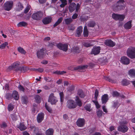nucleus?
<instances>
[{"label":"nucleus","instance_id":"51","mask_svg":"<svg viewBox=\"0 0 135 135\" xmlns=\"http://www.w3.org/2000/svg\"><path fill=\"white\" fill-rule=\"evenodd\" d=\"M45 106L46 109L49 112L51 113L52 112V109L47 105V103H45Z\"/></svg>","mask_w":135,"mask_h":135},{"label":"nucleus","instance_id":"37","mask_svg":"<svg viewBox=\"0 0 135 135\" xmlns=\"http://www.w3.org/2000/svg\"><path fill=\"white\" fill-rule=\"evenodd\" d=\"M18 128L21 131L24 130L26 128V127L25 125L22 124H21L20 126L18 127Z\"/></svg>","mask_w":135,"mask_h":135},{"label":"nucleus","instance_id":"1","mask_svg":"<svg viewBox=\"0 0 135 135\" xmlns=\"http://www.w3.org/2000/svg\"><path fill=\"white\" fill-rule=\"evenodd\" d=\"M124 2V0H119L117 3L114 5L113 7V10L115 12L119 11L125 8L123 3Z\"/></svg>","mask_w":135,"mask_h":135},{"label":"nucleus","instance_id":"48","mask_svg":"<svg viewBox=\"0 0 135 135\" xmlns=\"http://www.w3.org/2000/svg\"><path fill=\"white\" fill-rule=\"evenodd\" d=\"M83 44L85 47H89L93 46L91 44H90L87 42H83Z\"/></svg>","mask_w":135,"mask_h":135},{"label":"nucleus","instance_id":"8","mask_svg":"<svg viewBox=\"0 0 135 135\" xmlns=\"http://www.w3.org/2000/svg\"><path fill=\"white\" fill-rule=\"evenodd\" d=\"M57 47L59 49L66 52L68 49V45L67 44L59 43L56 45Z\"/></svg>","mask_w":135,"mask_h":135},{"label":"nucleus","instance_id":"61","mask_svg":"<svg viewBox=\"0 0 135 135\" xmlns=\"http://www.w3.org/2000/svg\"><path fill=\"white\" fill-rule=\"evenodd\" d=\"M95 65V64L93 63L90 62L89 64V66L90 68H93Z\"/></svg>","mask_w":135,"mask_h":135},{"label":"nucleus","instance_id":"26","mask_svg":"<svg viewBox=\"0 0 135 135\" xmlns=\"http://www.w3.org/2000/svg\"><path fill=\"white\" fill-rule=\"evenodd\" d=\"M53 129L52 128H49L46 131V135H53Z\"/></svg>","mask_w":135,"mask_h":135},{"label":"nucleus","instance_id":"42","mask_svg":"<svg viewBox=\"0 0 135 135\" xmlns=\"http://www.w3.org/2000/svg\"><path fill=\"white\" fill-rule=\"evenodd\" d=\"M118 16V20L120 21L123 20L125 17V16L123 15H119Z\"/></svg>","mask_w":135,"mask_h":135},{"label":"nucleus","instance_id":"20","mask_svg":"<svg viewBox=\"0 0 135 135\" xmlns=\"http://www.w3.org/2000/svg\"><path fill=\"white\" fill-rule=\"evenodd\" d=\"M12 97L15 100H18L19 98L18 92L16 91H14L12 93Z\"/></svg>","mask_w":135,"mask_h":135},{"label":"nucleus","instance_id":"22","mask_svg":"<svg viewBox=\"0 0 135 135\" xmlns=\"http://www.w3.org/2000/svg\"><path fill=\"white\" fill-rule=\"evenodd\" d=\"M21 100L23 103L26 104L28 101L27 97L25 95L22 96L21 98Z\"/></svg>","mask_w":135,"mask_h":135},{"label":"nucleus","instance_id":"3","mask_svg":"<svg viewBox=\"0 0 135 135\" xmlns=\"http://www.w3.org/2000/svg\"><path fill=\"white\" fill-rule=\"evenodd\" d=\"M127 53L128 57L131 59L135 58V48L131 47L128 48Z\"/></svg>","mask_w":135,"mask_h":135},{"label":"nucleus","instance_id":"15","mask_svg":"<svg viewBox=\"0 0 135 135\" xmlns=\"http://www.w3.org/2000/svg\"><path fill=\"white\" fill-rule=\"evenodd\" d=\"M85 121L84 119L79 118L76 122V124L79 127H82L84 124Z\"/></svg>","mask_w":135,"mask_h":135},{"label":"nucleus","instance_id":"29","mask_svg":"<svg viewBox=\"0 0 135 135\" xmlns=\"http://www.w3.org/2000/svg\"><path fill=\"white\" fill-rule=\"evenodd\" d=\"M83 33L84 36L87 37L88 36V31L86 26H85L84 27Z\"/></svg>","mask_w":135,"mask_h":135},{"label":"nucleus","instance_id":"2","mask_svg":"<svg viewBox=\"0 0 135 135\" xmlns=\"http://www.w3.org/2000/svg\"><path fill=\"white\" fill-rule=\"evenodd\" d=\"M43 15L42 12L39 11L33 14L32 15V18L35 20H40L43 18Z\"/></svg>","mask_w":135,"mask_h":135},{"label":"nucleus","instance_id":"16","mask_svg":"<svg viewBox=\"0 0 135 135\" xmlns=\"http://www.w3.org/2000/svg\"><path fill=\"white\" fill-rule=\"evenodd\" d=\"M76 4L74 3H70L69 7V12L71 13L74 11L76 8Z\"/></svg>","mask_w":135,"mask_h":135},{"label":"nucleus","instance_id":"23","mask_svg":"<svg viewBox=\"0 0 135 135\" xmlns=\"http://www.w3.org/2000/svg\"><path fill=\"white\" fill-rule=\"evenodd\" d=\"M83 27L81 26L79 27L76 30V33L78 36L79 37L80 36L83 31Z\"/></svg>","mask_w":135,"mask_h":135},{"label":"nucleus","instance_id":"27","mask_svg":"<svg viewBox=\"0 0 135 135\" xmlns=\"http://www.w3.org/2000/svg\"><path fill=\"white\" fill-rule=\"evenodd\" d=\"M112 107L114 108H117L120 105L118 101H115L113 102Z\"/></svg>","mask_w":135,"mask_h":135},{"label":"nucleus","instance_id":"62","mask_svg":"<svg viewBox=\"0 0 135 135\" xmlns=\"http://www.w3.org/2000/svg\"><path fill=\"white\" fill-rule=\"evenodd\" d=\"M44 79L46 81H48L49 82L52 81V80L49 77H48V78L45 77L44 78Z\"/></svg>","mask_w":135,"mask_h":135},{"label":"nucleus","instance_id":"39","mask_svg":"<svg viewBox=\"0 0 135 135\" xmlns=\"http://www.w3.org/2000/svg\"><path fill=\"white\" fill-rule=\"evenodd\" d=\"M85 109L87 111L89 112L91 111V107L90 104L86 105L84 107Z\"/></svg>","mask_w":135,"mask_h":135},{"label":"nucleus","instance_id":"24","mask_svg":"<svg viewBox=\"0 0 135 135\" xmlns=\"http://www.w3.org/2000/svg\"><path fill=\"white\" fill-rule=\"evenodd\" d=\"M75 100L76 104L79 107H81L82 105V103L81 100H80L79 97L76 96Z\"/></svg>","mask_w":135,"mask_h":135},{"label":"nucleus","instance_id":"25","mask_svg":"<svg viewBox=\"0 0 135 135\" xmlns=\"http://www.w3.org/2000/svg\"><path fill=\"white\" fill-rule=\"evenodd\" d=\"M77 94L81 98H84L85 96L83 91L81 89H79L78 90Z\"/></svg>","mask_w":135,"mask_h":135},{"label":"nucleus","instance_id":"33","mask_svg":"<svg viewBox=\"0 0 135 135\" xmlns=\"http://www.w3.org/2000/svg\"><path fill=\"white\" fill-rule=\"evenodd\" d=\"M95 22L92 21H91L88 23V26L89 27H94L95 25Z\"/></svg>","mask_w":135,"mask_h":135},{"label":"nucleus","instance_id":"45","mask_svg":"<svg viewBox=\"0 0 135 135\" xmlns=\"http://www.w3.org/2000/svg\"><path fill=\"white\" fill-rule=\"evenodd\" d=\"M8 45L7 42H5L0 46V49H4L5 47Z\"/></svg>","mask_w":135,"mask_h":135},{"label":"nucleus","instance_id":"53","mask_svg":"<svg viewBox=\"0 0 135 135\" xmlns=\"http://www.w3.org/2000/svg\"><path fill=\"white\" fill-rule=\"evenodd\" d=\"M98 90L96 89L95 90L94 97V98L96 100H97V97L98 95Z\"/></svg>","mask_w":135,"mask_h":135},{"label":"nucleus","instance_id":"56","mask_svg":"<svg viewBox=\"0 0 135 135\" xmlns=\"http://www.w3.org/2000/svg\"><path fill=\"white\" fill-rule=\"evenodd\" d=\"M80 4L79 3H77V5H76L75 11L76 12H78L80 9Z\"/></svg>","mask_w":135,"mask_h":135},{"label":"nucleus","instance_id":"18","mask_svg":"<svg viewBox=\"0 0 135 135\" xmlns=\"http://www.w3.org/2000/svg\"><path fill=\"white\" fill-rule=\"evenodd\" d=\"M108 100V95L107 94H104L102 97L101 100L102 104H105Z\"/></svg>","mask_w":135,"mask_h":135},{"label":"nucleus","instance_id":"7","mask_svg":"<svg viewBox=\"0 0 135 135\" xmlns=\"http://www.w3.org/2000/svg\"><path fill=\"white\" fill-rule=\"evenodd\" d=\"M48 101L51 103L52 105L55 104L58 100L55 97L53 93H51L49 96Z\"/></svg>","mask_w":135,"mask_h":135},{"label":"nucleus","instance_id":"50","mask_svg":"<svg viewBox=\"0 0 135 135\" xmlns=\"http://www.w3.org/2000/svg\"><path fill=\"white\" fill-rule=\"evenodd\" d=\"M8 109L9 111H12L14 108L13 105L11 104H9L8 106Z\"/></svg>","mask_w":135,"mask_h":135},{"label":"nucleus","instance_id":"6","mask_svg":"<svg viewBox=\"0 0 135 135\" xmlns=\"http://www.w3.org/2000/svg\"><path fill=\"white\" fill-rule=\"evenodd\" d=\"M13 4L12 1H7L4 4V8L5 10L9 11L12 8Z\"/></svg>","mask_w":135,"mask_h":135},{"label":"nucleus","instance_id":"58","mask_svg":"<svg viewBox=\"0 0 135 135\" xmlns=\"http://www.w3.org/2000/svg\"><path fill=\"white\" fill-rule=\"evenodd\" d=\"M18 9L20 10H22L23 8V6L20 3H18Z\"/></svg>","mask_w":135,"mask_h":135},{"label":"nucleus","instance_id":"14","mask_svg":"<svg viewBox=\"0 0 135 135\" xmlns=\"http://www.w3.org/2000/svg\"><path fill=\"white\" fill-rule=\"evenodd\" d=\"M120 61L123 64L125 65H128L130 63V60L127 57L123 56L120 59Z\"/></svg>","mask_w":135,"mask_h":135},{"label":"nucleus","instance_id":"35","mask_svg":"<svg viewBox=\"0 0 135 135\" xmlns=\"http://www.w3.org/2000/svg\"><path fill=\"white\" fill-rule=\"evenodd\" d=\"M17 49L18 51L21 54H25L26 52L22 47H19Z\"/></svg>","mask_w":135,"mask_h":135},{"label":"nucleus","instance_id":"4","mask_svg":"<svg viewBox=\"0 0 135 135\" xmlns=\"http://www.w3.org/2000/svg\"><path fill=\"white\" fill-rule=\"evenodd\" d=\"M20 63L17 62L13 63L11 65L9 66L8 69L9 70L13 69L15 71H17L20 70Z\"/></svg>","mask_w":135,"mask_h":135},{"label":"nucleus","instance_id":"54","mask_svg":"<svg viewBox=\"0 0 135 135\" xmlns=\"http://www.w3.org/2000/svg\"><path fill=\"white\" fill-rule=\"evenodd\" d=\"M104 79H105L106 80H107V81H109L110 82H113V80H112L110 78H109L108 77V76H104Z\"/></svg>","mask_w":135,"mask_h":135},{"label":"nucleus","instance_id":"17","mask_svg":"<svg viewBox=\"0 0 135 135\" xmlns=\"http://www.w3.org/2000/svg\"><path fill=\"white\" fill-rule=\"evenodd\" d=\"M44 117V114L41 113L38 114L37 117V120L39 123L41 122L43 120Z\"/></svg>","mask_w":135,"mask_h":135},{"label":"nucleus","instance_id":"47","mask_svg":"<svg viewBox=\"0 0 135 135\" xmlns=\"http://www.w3.org/2000/svg\"><path fill=\"white\" fill-rule=\"evenodd\" d=\"M60 98V100L61 104H62L64 100V94L63 92H60L59 93Z\"/></svg>","mask_w":135,"mask_h":135},{"label":"nucleus","instance_id":"60","mask_svg":"<svg viewBox=\"0 0 135 135\" xmlns=\"http://www.w3.org/2000/svg\"><path fill=\"white\" fill-rule=\"evenodd\" d=\"M30 9V8L29 7H27L26 8H25L24 11V12L25 13H27L29 10Z\"/></svg>","mask_w":135,"mask_h":135},{"label":"nucleus","instance_id":"55","mask_svg":"<svg viewBox=\"0 0 135 135\" xmlns=\"http://www.w3.org/2000/svg\"><path fill=\"white\" fill-rule=\"evenodd\" d=\"M92 101L95 104L97 108H100V105H99L97 101L96 100V101L93 100Z\"/></svg>","mask_w":135,"mask_h":135},{"label":"nucleus","instance_id":"12","mask_svg":"<svg viewBox=\"0 0 135 135\" xmlns=\"http://www.w3.org/2000/svg\"><path fill=\"white\" fill-rule=\"evenodd\" d=\"M128 127L125 125H122L118 128V130L119 131L123 133H125L128 130Z\"/></svg>","mask_w":135,"mask_h":135},{"label":"nucleus","instance_id":"63","mask_svg":"<svg viewBox=\"0 0 135 135\" xmlns=\"http://www.w3.org/2000/svg\"><path fill=\"white\" fill-rule=\"evenodd\" d=\"M7 126L6 123L4 122H3L2 124L1 125V127L2 128H5Z\"/></svg>","mask_w":135,"mask_h":135},{"label":"nucleus","instance_id":"52","mask_svg":"<svg viewBox=\"0 0 135 135\" xmlns=\"http://www.w3.org/2000/svg\"><path fill=\"white\" fill-rule=\"evenodd\" d=\"M11 118L13 121L16 120L17 119V117L16 114L11 115Z\"/></svg>","mask_w":135,"mask_h":135},{"label":"nucleus","instance_id":"36","mask_svg":"<svg viewBox=\"0 0 135 135\" xmlns=\"http://www.w3.org/2000/svg\"><path fill=\"white\" fill-rule=\"evenodd\" d=\"M36 102L38 103H40L41 101V98L40 96L38 95H36L35 97Z\"/></svg>","mask_w":135,"mask_h":135},{"label":"nucleus","instance_id":"46","mask_svg":"<svg viewBox=\"0 0 135 135\" xmlns=\"http://www.w3.org/2000/svg\"><path fill=\"white\" fill-rule=\"evenodd\" d=\"M112 95L114 97H118L119 96V94L116 91H113L112 92Z\"/></svg>","mask_w":135,"mask_h":135},{"label":"nucleus","instance_id":"34","mask_svg":"<svg viewBox=\"0 0 135 135\" xmlns=\"http://www.w3.org/2000/svg\"><path fill=\"white\" fill-rule=\"evenodd\" d=\"M29 70L28 68L26 67H20V70L23 72H25Z\"/></svg>","mask_w":135,"mask_h":135},{"label":"nucleus","instance_id":"41","mask_svg":"<svg viewBox=\"0 0 135 135\" xmlns=\"http://www.w3.org/2000/svg\"><path fill=\"white\" fill-rule=\"evenodd\" d=\"M118 14L113 13L112 15V18L115 20H118V18L119 16Z\"/></svg>","mask_w":135,"mask_h":135},{"label":"nucleus","instance_id":"49","mask_svg":"<svg viewBox=\"0 0 135 135\" xmlns=\"http://www.w3.org/2000/svg\"><path fill=\"white\" fill-rule=\"evenodd\" d=\"M12 95H11V94L7 93L6 94V97L9 100L12 99Z\"/></svg>","mask_w":135,"mask_h":135},{"label":"nucleus","instance_id":"28","mask_svg":"<svg viewBox=\"0 0 135 135\" xmlns=\"http://www.w3.org/2000/svg\"><path fill=\"white\" fill-rule=\"evenodd\" d=\"M64 21L66 24L68 25L73 22V20L71 18H67L65 19Z\"/></svg>","mask_w":135,"mask_h":135},{"label":"nucleus","instance_id":"19","mask_svg":"<svg viewBox=\"0 0 135 135\" xmlns=\"http://www.w3.org/2000/svg\"><path fill=\"white\" fill-rule=\"evenodd\" d=\"M52 18L51 17H45L42 20V22L45 25L48 24L51 22Z\"/></svg>","mask_w":135,"mask_h":135},{"label":"nucleus","instance_id":"32","mask_svg":"<svg viewBox=\"0 0 135 135\" xmlns=\"http://www.w3.org/2000/svg\"><path fill=\"white\" fill-rule=\"evenodd\" d=\"M63 20L62 17L60 18L57 20V21L55 22V24L54 25V27H55L59 23H60L62 22Z\"/></svg>","mask_w":135,"mask_h":135},{"label":"nucleus","instance_id":"38","mask_svg":"<svg viewBox=\"0 0 135 135\" xmlns=\"http://www.w3.org/2000/svg\"><path fill=\"white\" fill-rule=\"evenodd\" d=\"M27 24V23L25 22H22L19 23L17 25L18 27L25 26Z\"/></svg>","mask_w":135,"mask_h":135},{"label":"nucleus","instance_id":"13","mask_svg":"<svg viewBox=\"0 0 135 135\" xmlns=\"http://www.w3.org/2000/svg\"><path fill=\"white\" fill-rule=\"evenodd\" d=\"M100 50V47L99 46L94 47L92 50L91 54H94L95 55H97L99 53Z\"/></svg>","mask_w":135,"mask_h":135},{"label":"nucleus","instance_id":"64","mask_svg":"<svg viewBox=\"0 0 135 135\" xmlns=\"http://www.w3.org/2000/svg\"><path fill=\"white\" fill-rule=\"evenodd\" d=\"M19 89L21 91H24L25 90V89L21 85H20L18 87Z\"/></svg>","mask_w":135,"mask_h":135},{"label":"nucleus","instance_id":"10","mask_svg":"<svg viewBox=\"0 0 135 135\" xmlns=\"http://www.w3.org/2000/svg\"><path fill=\"white\" fill-rule=\"evenodd\" d=\"M67 106L69 109H74L75 108L76 106L74 101L71 100H69L68 101Z\"/></svg>","mask_w":135,"mask_h":135},{"label":"nucleus","instance_id":"5","mask_svg":"<svg viewBox=\"0 0 135 135\" xmlns=\"http://www.w3.org/2000/svg\"><path fill=\"white\" fill-rule=\"evenodd\" d=\"M45 49L42 48L38 50L37 52V55L38 58L43 59L45 56Z\"/></svg>","mask_w":135,"mask_h":135},{"label":"nucleus","instance_id":"9","mask_svg":"<svg viewBox=\"0 0 135 135\" xmlns=\"http://www.w3.org/2000/svg\"><path fill=\"white\" fill-rule=\"evenodd\" d=\"M88 66L87 65H80L77 66L76 67H74L73 69H71V67L68 68V69L69 70H84L85 69L87 68L88 67Z\"/></svg>","mask_w":135,"mask_h":135},{"label":"nucleus","instance_id":"21","mask_svg":"<svg viewBox=\"0 0 135 135\" xmlns=\"http://www.w3.org/2000/svg\"><path fill=\"white\" fill-rule=\"evenodd\" d=\"M132 21H129L127 22L124 25V28L126 29H130L132 27Z\"/></svg>","mask_w":135,"mask_h":135},{"label":"nucleus","instance_id":"30","mask_svg":"<svg viewBox=\"0 0 135 135\" xmlns=\"http://www.w3.org/2000/svg\"><path fill=\"white\" fill-rule=\"evenodd\" d=\"M129 75L132 77L135 76V70L131 69L128 72Z\"/></svg>","mask_w":135,"mask_h":135},{"label":"nucleus","instance_id":"57","mask_svg":"<svg viewBox=\"0 0 135 135\" xmlns=\"http://www.w3.org/2000/svg\"><path fill=\"white\" fill-rule=\"evenodd\" d=\"M74 89V87L73 86H70L68 88V90L70 91L71 92L73 91Z\"/></svg>","mask_w":135,"mask_h":135},{"label":"nucleus","instance_id":"31","mask_svg":"<svg viewBox=\"0 0 135 135\" xmlns=\"http://www.w3.org/2000/svg\"><path fill=\"white\" fill-rule=\"evenodd\" d=\"M60 1L62 3L60 5L61 7H64L67 4V1L66 0H60Z\"/></svg>","mask_w":135,"mask_h":135},{"label":"nucleus","instance_id":"59","mask_svg":"<svg viewBox=\"0 0 135 135\" xmlns=\"http://www.w3.org/2000/svg\"><path fill=\"white\" fill-rule=\"evenodd\" d=\"M78 16V14L75 13L74 14L72 17V19H76Z\"/></svg>","mask_w":135,"mask_h":135},{"label":"nucleus","instance_id":"40","mask_svg":"<svg viewBox=\"0 0 135 135\" xmlns=\"http://www.w3.org/2000/svg\"><path fill=\"white\" fill-rule=\"evenodd\" d=\"M72 51L74 52L78 53L80 52V50L78 47H76L73 48L72 50Z\"/></svg>","mask_w":135,"mask_h":135},{"label":"nucleus","instance_id":"43","mask_svg":"<svg viewBox=\"0 0 135 135\" xmlns=\"http://www.w3.org/2000/svg\"><path fill=\"white\" fill-rule=\"evenodd\" d=\"M103 112L102 110H98L97 112V115L99 117H102V115Z\"/></svg>","mask_w":135,"mask_h":135},{"label":"nucleus","instance_id":"44","mask_svg":"<svg viewBox=\"0 0 135 135\" xmlns=\"http://www.w3.org/2000/svg\"><path fill=\"white\" fill-rule=\"evenodd\" d=\"M122 83L123 85L126 86L128 85L130 83L126 79L123 80L122 81Z\"/></svg>","mask_w":135,"mask_h":135},{"label":"nucleus","instance_id":"11","mask_svg":"<svg viewBox=\"0 0 135 135\" xmlns=\"http://www.w3.org/2000/svg\"><path fill=\"white\" fill-rule=\"evenodd\" d=\"M104 43L106 46L111 47L114 46L115 45V43L112 41L111 39H107L104 42Z\"/></svg>","mask_w":135,"mask_h":135}]
</instances>
